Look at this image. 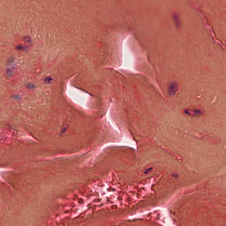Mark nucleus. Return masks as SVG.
Segmentation results:
<instances>
[{
	"mask_svg": "<svg viewBox=\"0 0 226 226\" xmlns=\"http://www.w3.org/2000/svg\"><path fill=\"white\" fill-rule=\"evenodd\" d=\"M197 115H202V111L200 110H194L192 113V116L197 117Z\"/></svg>",
	"mask_w": 226,
	"mask_h": 226,
	"instance_id": "nucleus-3",
	"label": "nucleus"
},
{
	"mask_svg": "<svg viewBox=\"0 0 226 226\" xmlns=\"http://www.w3.org/2000/svg\"><path fill=\"white\" fill-rule=\"evenodd\" d=\"M172 19L174 21V24L177 27H179L181 26V22H179V16L177 14H173Z\"/></svg>",
	"mask_w": 226,
	"mask_h": 226,
	"instance_id": "nucleus-2",
	"label": "nucleus"
},
{
	"mask_svg": "<svg viewBox=\"0 0 226 226\" xmlns=\"http://www.w3.org/2000/svg\"><path fill=\"white\" fill-rule=\"evenodd\" d=\"M151 170H153V168H150L148 170H146V171L144 172V174H148L149 172H151Z\"/></svg>",
	"mask_w": 226,
	"mask_h": 226,
	"instance_id": "nucleus-9",
	"label": "nucleus"
},
{
	"mask_svg": "<svg viewBox=\"0 0 226 226\" xmlns=\"http://www.w3.org/2000/svg\"><path fill=\"white\" fill-rule=\"evenodd\" d=\"M52 80V79L51 78H46L45 79H44V82H45V84H50V81Z\"/></svg>",
	"mask_w": 226,
	"mask_h": 226,
	"instance_id": "nucleus-7",
	"label": "nucleus"
},
{
	"mask_svg": "<svg viewBox=\"0 0 226 226\" xmlns=\"http://www.w3.org/2000/svg\"><path fill=\"white\" fill-rule=\"evenodd\" d=\"M7 75H8L9 77H11V75H13V70L8 69V70H7Z\"/></svg>",
	"mask_w": 226,
	"mask_h": 226,
	"instance_id": "nucleus-6",
	"label": "nucleus"
},
{
	"mask_svg": "<svg viewBox=\"0 0 226 226\" xmlns=\"http://www.w3.org/2000/svg\"><path fill=\"white\" fill-rule=\"evenodd\" d=\"M15 61V58L13 56L10 57L8 59V64H11V63H13Z\"/></svg>",
	"mask_w": 226,
	"mask_h": 226,
	"instance_id": "nucleus-5",
	"label": "nucleus"
},
{
	"mask_svg": "<svg viewBox=\"0 0 226 226\" xmlns=\"http://www.w3.org/2000/svg\"><path fill=\"white\" fill-rule=\"evenodd\" d=\"M13 98H14L15 100H19V99H20V97H19V96H17V95L13 96Z\"/></svg>",
	"mask_w": 226,
	"mask_h": 226,
	"instance_id": "nucleus-12",
	"label": "nucleus"
},
{
	"mask_svg": "<svg viewBox=\"0 0 226 226\" xmlns=\"http://www.w3.org/2000/svg\"><path fill=\"white\" fill-rule=\"evenodd\" d=\"M26 87H28V89H34V85L31 84V83H28L26 85Z\"/></svg>",
	"mask_w": 226,
	"mask_h": 226,
	"instance_id": "nucleus-8",
	"label": "nucleus"
},
{
	"mask_svg": "<svg viewBox=\"0 0 226 226\" xmlns=\"http://www.w3.org/2000/svg\"><path fill=\"white\" fill-rule=\"evenodd\" d=\"M25 41H31V38H29V37H25Z\"/></svg>",
	"mask_w": 226,
	"mask_h": 226,
	"instance_id": "nucleus-11",
	"label": "nucleus"
},
{
	"mask_svg": "<svg viewBox=\"0 0 226 226\" xmlns=\"http://www.w3.org/2000/svg\"><path fill=\"white\" fill-rule=\"evenodd\" d=\"M168 91H169L170 96H174V94L177 93V84L170 83Z\"/></svg>",
	"mask_w": 226,
	"mask_h": 226,
	"instance_id": "nucleus-1",
	"label": "nucleus"
},
{
	"mask_svg": "<svg viewBox=\"0 0 226 226\" xmlns=\"http://www.w3.org/2000/svg\"><path fill=\"white\" fill-rule=\"evenodd\" d=\"M172 177H177V174H173Z\"/></svg>",
	"mask_w": 226,
	"mask_h": 226,
	"instance_id": "nucleus-14",
	"label": "nucleus"
},
{
	"mask_svg": "<svg viewBox=\"0 0 226 226\" xmlns=\"http://www.w3.org/2000/svg\"><path fill=\"white\" fill-rule=\"evenodd\" d=\"M17 50H26V48H24V46L22 45H19L16 47Z\"/></svg>",
	"mask_w": 226,
	"mask_h": 226,
	"instance_id": "nucleus-4",
	"label": "nucleus"
},
{
	"mask_svg": "<svg viewBox=\"0 0 226 226\" xmlns=\"http://www.w3.org/2000/svg\"><path fill=\"white\" fill-rule=\"evenodd\" d=\"M185 114H187L188 116H193V113L188 112V109H185Z\"/></svg>",
	"mask_w": 226,
	"mask_h": 226,
	"instance_id": "nucleus-10",
	"label": "nucleus"
},
{
	"mask_svg": "<svg viewBox=\"0 0 226 226\" xmlns=\"http://www.w3.org/2000/svg\"><path fill=\"white\" fill-rule=\"evenodd\" d=\"M64 132H66V128L62 130V133H64Z\"/></svg>",
	"mask_w": 226,
	"mask_h": 226,
	"instance_id": "nucleus-13",
	"label": "nucleus"
}]
</instances>
